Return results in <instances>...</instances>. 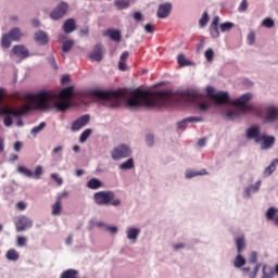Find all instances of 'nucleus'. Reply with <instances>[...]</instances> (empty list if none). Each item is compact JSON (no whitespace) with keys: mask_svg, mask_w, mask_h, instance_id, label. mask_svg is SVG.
<instances>
[{"mask_svg":"<svg viewBox=\"0 0 278 278\" xmlns=\"http://www.w3.org/2000/svg\"><path fill=\"white\" fill-rule=\"evenodd\" d=\"M244 264H247V258H244V256H242V254H238L233 261L235 268H242V266H244Z\"/></svg>","mask_w":278,"mask_h":278,"instance_id":"nucleus-30","label":"nucleus"},{"mask_svg":"<svg viewBox=\"0 0 278 278\" xmlns=\"http://www.w3.org/2000/svg\"><path fill=\"white\" fill-rule=\"evenodd\" d=\"M247 138L248 140H254L255 142H262L261 149H273V144H275V137L268 135L260 134V127L252 126L247 130Z\"/></svg>","mask_w":278,"mask_h":278,"instance_id":"nucleus-3","label":"nucleus"},{"mask_svg":"<svg viewBox=\"0 0 278 278\" xmlns=\"http://www.w3.org/2000/svg\"><path fill=\"white\" fill-rule=\"evenodd\" d=\"M173 12V4L170 2H165L159 5L156 11L157 18H168Z\"/></svg>","mask_w":278,"mask_h":278,"instance_id":"nucleus-12","label":"nucleus"},{"mask_svg":"<svg viewBox=\"0 0 278 278\" xmlns=\"http://www.w3.org/2000/svg\"><path fill=\"white\" fill-rule=\"evenodd\" d=\"M42 175V166L38 165L35 169V173H33V177L36 179H40V176Z\"/></svg>","mask_w":278,"mask_h":278,"instance_id":"nucleus-50","label":"nucleus"},{"mask_svg":"<svg viewBox=\"0 0 278 278\" xmlns=\"http://www.w3.org/2000/svg\"><path fill=\"white\" fill-rule=\"evenodd\" d=\"M5 257L9 260V262H18L21 254H18L16 250L10 249L7 251Z\"/></svg>","mask_w":278,"mask_h":278,"instance_id":"nucleus-26","label":"nucleus"},{"mask_svg":"<svg viewBox=\"0 0 278 278\" xmlns=\"http://www.w3.org/2000/svg\"><path fill=\"white\" fill-rule=\"evenodd\" d=\"M146 144L150 148L153 147V144H155V136H153V134H148L146 136Z\"/></svg>","mask_w":278,"mask_h":278,"instance_id":"nucleus-42","label":"nucleus"},{"mask_svg":"<svg viewBox=\"0 0 278 278\" xmlns=\"http://www.w3.org/2000/svg\"><path fill=\"white\" fill-rule=\"evenodd\" d=\"M131 147L125 143H121L113 148L111 151V157L114 162H118V160H126V157H131Z\"/></svg>","mask_w":278,"mask_h":278,"instance_id":"nucleus-8","label":"nucleus"},{"mask_svg":"<svg viewBox=\"0 0 278 278\" xmlns=\"http://www.w3.org/2000/svg\"><path fill=\"white\" fill-rule=\"evenodd\" d=\"M263 27H267V29H270L275 27V21L271 17H266L262 22Z\"/></svg>","mask_w":278,"mask_h":278,"instance_id":"nucleus-41","label":"nucleus"},{"mask_svg":"<svg viewBox=\"0 0 278 278\" xmlns=\"http://www.w3.org/2000/svg\"><path fill=\"white\" fill-rule=\"evenodd\" d=\"M51 178L58 184V186H62V184H64V180L58 174H51Z\"/></svg>","mask_w":278,"mask_h":278,"instance_id":"nucleus-51","label":"nucleus"},{"mask_svg":"<svg viewBox=\"0 0 278 278\" xmlns=\"http://www.w3.org/2000/svg\"><path fill=\"white\" fill-rule=\"evenodd\" d=\"M90 123V115H81L76 121L72 123L71 130L72 131H79V129H83V127H86Z\"/></svg>","mask_w":278,"mask_h":278,"instance_id":"nucleus-13","label":"nucleus"},{"mask_svg":"<svg viewBox=\"0 0 278 278\" xmlns=\"http://www.w3.org/2000/svg\"><path fill=\"white\" fill-rule=\"evenodd\" d=\"M207 23H210V13L207 11H204L201 18L199 20V26L202 28L206 27Z\"/></svg>","mask_w":278,"mask_h":278,"instance_id":"nucleus-32","label":"nucleus"},{"mask_svg":"<svg viewBox=\"0 0 278 278\" xmlns=\"http://www.w3.org/2000/svg\"><path fill=\"white\" fill-rule=\"evenodd\" d=\"M116 195L114 191H98L93 194L96 205H113V207L121 206V199H114Z\"/></svg>","mask_w":278,"mask_h":278,"instance_id":"nucleus-6","label":"nucleus"},{"mask_svg":"<svg viewBox=\"0 0 278 278\" xmlns=\"http://www.w3.org/2000/svg\"><path fill=\"white\" fill-rule=\"evenodd\" d=\"M251 192H253L252 189L250 187H247L244 189V198L245 199H251Z\"/></svg>","mask_w":278,"mask_h":278,"instance_id":"nucleus-60","label":"nucleus"},{"mask_svg":"<svg viewBox=\"0 0 278 278\" xmlns=\"http://www.w3.org/2000/svg\"><path fill=\"white\" fill-rule=\"evenodd\" d=\"M206 142H207V140L205 138H201L198 141V147L203 148V147H205Z\"/></svg>","mask_w":278,"mask_h":278,"instance_id":"nucleus-64","label":"nucleus"},{"mask_svg":"<svg viewBox=\"0 0 278 278\" xmlns=\"http://www.w3.org/2000/svg\"><path fill=\"white\" fill-rule=\"evenodd\" d=\"M118 68L119 71H127V64L125 63V61L118 62Z\"/></svg>","mask_w":278,"mask_h":278,"instance_id":"nucleus-61","label":"nucleus"},{"mask_svg":"<svg viewBox=\"0 0 278 278\" xmlns=\"http://www.w3.org/2000/svg\"><path fill=\"white\" fill-rule=\"evenodd\" d=\"M48 62L50 64V66H52V68L54 71H58L60 67L58 66V62L55 61V56H53V54H51L49 58H48Z\"/></svg>","mask_w":278,"mask_h":278,"instance_id":"nucleus-44","label":"nucleus"},{"mask_svg":"<svg viewBox=\"0 0 278 278\" xmlns=\"http://www.w3.org/2000/svg\"><path fill=\"white\" fill-rule=\"evenodd\" d=\"M219 23H220V17L218 15L214 16L208 27V31L213 38H220V30L218 29Z\"/></svg>","mask_w":278,"mask_h":278,"instance_id":"nucleus-16","label":"nucleus"},{"mask_svg":"<svg viewBox=\"0 0 278 278\" xmlns=\"http://www.w3.org/2000/svg\"><path fill=\"white\" fill-rule=\"evenodd\" d=\"M35 42L40 45V47H45V45H49V35L45 30H38L34 36Z\"/></svg>","mask_w":278,"mask_h":278,"instance_id":"nucleus-17","label":"nucleus"},{"mask_svg":"<svg viewBox=\"0 0 278 278\" xmlns=\"http://www.w3.org/2000/svg\"><path fill=\"white\" fill-rule=\"evenodd\" d=\"M114 5H115V8H117V10H127V8H129L130 3L127 0H115Z\"/></svg>","mask_w":278,"mask_h":278,"instance_id":"nucleus-34","label":"nucleus"},{"mask_svg":"<svg viewBox=\"0 0 278 278\" xmlns=\"http://www.w3.org/2000/svg\"><path fill=\"white\" fill-rule=\"evenodd\" d=\"M248 45H255V33L254 31L249 33Z\"/></svg>","mask_w":278,"mask_h":278,"instance_id":"nucleus-52","label":"nucleus"},{"mask_svg":"<svg viewBox=\"0 0 278 278\" xmlns=\"http://www.w3.org/2000/svg\"><path fill=\"white\" fill-rule=\"evenodd\" d=\"M45 127H47V123L41 122L38 126L34 127L30 130L31 136H34L36 138V136H38V134H40V131H42V129H45Z\"/></svg>","mask_w":278,"mask_h":278,"instance_id":"nucleus-37","label":"nucleus"},{"mask_svg":"<svg viewBox=\"0 0 278 278\" xmlns=\"http://www.w3.org/2000/svg\"><path fill=\"white\" fill-rule=\"evenodd\" d=\"M108 31L111 40H114L115 42H121V30L109 29Z\"/></svg>","mask_w":278,"mask_h":278,"instance_id":"nucleus-38","label":"nucleus"},{"mask_svg":"<svg viewBox=\"0 0 278 278\" xmlns=\"http://www.w3.org/2000/svg\"><path fill=\"white\" fill-rule=\"evenodd\" d=\"M219 29L223 34H225V31H231V29H233V23L231 22H226L220 24Z\"/></svg>","mask_w":278,"mask_h":278,"instance_id":"nucleus-40","label":"nucleus"},{"mask_svg":"<svg viewBox=\"0 0 278 278\" xmlns=\"http://www.w3.org/2000/svg\"><path fill=\"white\" fill-rule=\"evenodd\" d=\"M17 244H18V247H26L27 245V238L17 237Z\"/></svg>","mask_w":278,"mask_h":278,"instance_id":"nucleus-54","label":"nucleus"},{"mask_svg":"<svg viewBox=\"0 0 278 278\" xmlns=\"http://www.w3.org/2000/svg\"><path fill=\"white\" fill-rule=\"evenodd\" d=\"M89 34V28L88 26H85L83 27L80 30H79V36H88Z\"/></svg>","mask_w":278,"mask_h":278,"instance_id":"nucleus-57","label":"nucleus"},{"mask_svg":"<svg viewBox=\"0 0 278 278\" xmlns=\"http://www.w3.org/2000/svg\"><path fill=\"white\" fill-rule=\"evenodd\" d=\"M135 162L134 157L128 159L124 163L119 165L121 170H131V168H135Z\"/></svg>","mask_w":278,"mask_h":278,"instance_id":"nucleus-29","label":"nucleus"},{"mask_svg":"<svg viewBox=\"0 0 278 278\" xmlns=\"http://www.w3.org/2000/svg\"><path fill=\"white\" fill-rule=\"evenodd\" d=\"M77 29V25L75 24V18H68L63 24V30L65 34H73Z\"/></svg>","mask_w":278,"mask_h":278,"instance_id":"nucleus-18","label":"nucleus"},{"mask_svg":"<svg viewBox=\"0 0 278 278\" xmlns=\"http://www.w3.org/2000/svg\"><path fill=\"white\" fill-rule=\"evenodd\" d=\"M106 231H110V233H117L118 232V227L116 226H108Z\"/></svg>","mask_w":278,"mask_h":278,"instance_id":"nucleus-56","label":"nucleus"},{"mask_svg":"<svg viewBox=\"0 0 278 278\" xmlns=\"http://www.w3.org/2000/svg\"><path fill=\"white\" fill-rule=\"evenodd\" d=\"M91 135H92V129H90V128L85 129V130L80 134L79 142H80L81 144H84V142H86V141L88 140V138H90Z\"/></svg>","mask_w":278,"mask_h":278,"instance_id":"nucleus-36","label":"nucleus"},{"mask_svg":"<svg viewBox=\"0 0 278 278\" xmlns=\"http://www.w3.org/2000/svg\"><path fill=\"white\" fill-rule=\"evenodd\" d=\"M240 114H243L240 109L231 110L226 113V118H228V121H233V118H239Z\"/></svg>","mask_w":278,"mask_h":278,"instance_id":"nucleus-33","label":"nucleus"},{"mask_svg":"<svg viewBox=\"0 0 278 278\" xmlns=\"http://www.w3.org/2000/svg\"><path fill=\"white\" fill-rule=\"evenodd\" d=\"M1 47L2 49H10L12 47V37L8 33L2 35Z\"/></svg>","mask_w":278,"mask_h":278,"instance_id":"nucleus-27","label":"nucleus"},{"mask_svg":"<svg viewBox=\"0 0 278 278\" xmlns=\"http://www.w3.org/2000/svg\"><path fill=\"white\" fill-rule=\"evenodd\" d=\"M18 170H20V173L25 175V177H34V172H31V169H27V167H25V166H20Z\"/></svg>","mask_w":278,"mask_h":278,"instance_id":"nucleus-43","label":"nucleus"},{"mask_svg":"<svg viewBox=\"0 0 278 278\" xmlns=\"http://www.w3.org/2000/svg\"><path fill=\"white\" fill-rule=\"evenodd\" d=\"M60 278H79V270L66 269L60 275Z\"/></svg>","mask_w":278,"mask_h":278,"instance_id":"nucleus-24","label":"nucleus"},{"mask_svg":"<svg viewBox=\"0 0 278 278\" xmlns=\"http://www.w3.org/2000/svg\"><path fill=\"white\" fill-rule=\"evenodd\" d=\"M215 105L218 108H223V105H228L231 103V98L229 97V92L227 91H218L213 98Z\"/></svg>","mask_w":278,"mask_h":278,"instance_id":"nucleus-11","label":"nucleus"},{"mask_svg":"<svg viewBox=\"0 0 278 278\" xmlns=\"http://www.w3.org/2000/svg\"><path fill=\"white\" fill-rule=\"evenodd\" d=\"M127 58H129V53L124 51L121 55L119 62H127Z\"/></svg>","mask_w":278,"mask_h":278,"instance_id":"nucleus-59","label":"nucleus"},{"mask_svg":"<svg viewBox=\"0 0 278 278\" xmlns=\"http://www.w3.org/2000/svg\"><path fill=\"white\" fill-rule=\"evenodd\" d=\"M12 55H16L20 60L29 58V50L24 45H16L11 50Z\"/></svg>","mask_w":278,"mask_h":278,"instance_id":"nucleus-14","label":"nucleus"},{"mask_svg":"<svg viewBox=\"0 0 278 278\" xmlns=\"http://www.w3.org/2000/svg\"><path fill=\"white\" fill-rule=\"evenodd\" d=\"M173 97H182L187 103H194L197 110L201 114L212 109V102L207 100L199 101L203 99V93L199 89L178 90L173 92L172 90L151 91L149 89H117V90H101L94 89L96 101H102L104 108L109 110H119V108H126L131 112H136L141 108L147 110H153L154 108H162V105H168L173 101Z\"/></svg>","mask_w":278,"mask_h":278,"instance_id":"nucleus-1","label":"nucleus"},{"mask_svg":"<svg viewBox=\"0 0 278 278\" xmlns=\"http://www.w3.org/2000/svg\"><path fill=\"white\" fill-rule=\"evenodd\" d=\"M207 62H212L214 60V50L212 48H208L204 53Z\"/></svg>","mask_w":278,"mask_h":278,"instance_id":"nucleus-47","label":"nucleus"},{"mask_svg":"<svg viewBox=\"0 0 278 278\" xmlns=\"http://www.w3.org/2000/svg\"><path fill=\"white\" fill-rule=\"evenodd\" d=\"M74 46H75V41L73 39H68V40L64 41L62 45L63 53H68V51H71Z\"/></svg>","mask_w":278,"mask_h":278,"instance_id":"nucleus-35","label":"nucleus"},{"mask_svg":"<svg viewBox=\"0 0 278 278\" xmlns=\"http://www.w3.org/2000/svg\"><path fill=\"white\" fill-rule=\"evenodd\" d=\"M250 264H257V252H252L249 258Z\"/></svg>","mask_w":278,"mask_h":278,"instance_id":"nucleus-53","label":"nucleus"},{"mask_svg":"<svg viewBox=\"0 0 278 278\" xmlns=\"http://www.w3.org/2000/svg\"><path fill=\"white\" fill-rule=\"evenodd\" d=\"M126 233H127L128 240H134V242H136V240H138V236H140V229L128 228Z\"/></svg>","mask_w":278,"mask_h":278,"instance_id":"nucleus-25","label":"nucleus"},{"mask_svg":"<svg viewBox=\"0 0 278 278\" xmlns=\"http://www.w3.org/2000/svg\"><path fill=\"white\" fill-rule=\"evenodd\" d=\"M68 81H71V76L63 75L62 78H61L62 86H64V84H68Z\"/></svg>","mask_w":278,"mask_h":278,"instance_id":"nucleus-58","label":"nucleus"},{"mask_svg":"<svg viewBox=\"0 0 278 278\" xmlns=\"http://www.w3.org/2000/svg\"><path fill=\"white\" fill-rule=\"evenodd\" d=\"M66 12H68V3L61 2L50 12V18L52 21H60V18H64V16H66Z\"/></svg>","mask_w":278,"mask_h":278,"instance_id":"nucleus-10","label":"nucleus"},{"mask_svg":"<svg viewBox=\"0 0 278 278\" xmlns=\"http://www.w3.org/2000/svg\"><path fill=\"white\" fill-rule=\"evenodd\" d=\"M251 99H253V94H251V92L243 93L232 101V105L239 109L242 114H261L262 109H257V106L248 103Z\"/></svg>","mask_w":278,"mask_h":278,"instance_id":"nucleus-4","label":"nucleus"},{"mask_svg":"<svg viewBox=\"0 0 278 278\" xmlns=\"http://www.w3.org/2000/svg\"><path fill=\"white\" fill-rule=\"evenodd\" d=\"M278 159H274L271 163L265 168L264 174L269 177L275 170H277Z\"/></svg>","mask_w":278,"mask_h":278,"instance_id":"nucleus-28","label":"nucleus"},{"mask_svg":"<svg viewBox=\"0 0 278 278\" xmlns=\"http://www.w3.org/2000/svg\"><path fill=\"white\" fill-rule=\"evenodd\" d=\"M62 214V197L56 198V202L52 204V216H60Z\"/></svg>","mask_w":278,"mask_h":278,"instance_id":"nucleus-20","label":"nucleus"},{"mask_svg":"<svg viewBox=\"0 0 278 278\" xmlns=\"http://www.w3.org/2000/svg\"><path fill=\"white\" fill-rule=\"evenodd\" d=\"M12 40L15 42H18L21 38H23V33L21 31V28L18 27H13L9 33H7Z\"/></svg>","mask_w":278,"mask_h":278,"instance_id":"nucleus-19","label":"nucleus"},{"mask_svg":"<svg viewBox=\"0 0 278 278\" xmlns=\"http://www.w3.org/2000/svg\"><path fill=\"white\" fill-rule=\"evenodd\" d=\"M87 188H89V190H99V188H103V182L100 181L99 178H91L87 182Z\"/></svg>","mask_w":278,"mask_h":278,"instance_id":"nucleus-21","label":"nucleus"},{"mask_svg":"<svg viewBox=\"0 0 278 278\" xmlns=\"http://www.w3.org/2000/svg\"><path fill=\"white\" fill-rule=\"evenodd\" d=\"M262 186V180L256 181L254 185H250L252 192H260V188Z\"/></svg>","mask_w":278,"mask_h":278,"instance_id":"nucleus-48","label":"nucleus"},{"mask_svg":"<svg viewBox=\"0 0 278 278\" xmlns=\"http://www.w3.org/2000/svg\"><path fill=\"white\" fill-rule=\"evenodd\" d=\"M144 30L147 31V34H153V25L147 24L144 26Z\"/></svg>","mask_w":278,"mask_h":278,"instance_id":"nucleus-62","label":"nucleus"},{"mask_svg":"<svg viewBox=\"0 0 278 278\" xmlns=\"http://www.w3.org/2000/svg\"><path fill=\"white\" fill-rule=\"evenodd\" d=\"M177 62H178L179 66H191L192 65V62L188 61L186 59V55H184V54H178Z\"/></svg>","mask_w":278,"mask_h":278,"instance_id":"nucleus-39","label":"nucleus"},{"mask_svg":"<svg viewBox=\"0 0 278 278\" xmlns=\"http://www.w3.org/2000/svg\"><path fill=\"white\" fill-rule=\"evenodd\" d=\"M247 10H249V2L248 0H242L238 8V12H247Z\"/></svg>","mask_w":278,"mask_h":278,"instance_id":"nucleus-46","label":"nucleus"},{"mask_svg":"<svg viewBox=\"0 0 278 278\" xmlns=\"http://www.w3.org/2000/svg\"><path fill=\"white\" fill-rule=\"evenodd\" d=\"M215 94H216V89H214V87H212V86H207L206 87V97H208V99L214 100Z\"/></svg>","mask_w":278,"mask_h":278,"instance_id":"nucleus-45","label":"nucleus"},{"mask_svg":"<svg viewBox=\"0 0 278 278\" xmlns=\"http://www.w3.org/2000/svg\"><path fill=\"white\" fill-rule=\"evenodd\" d=\"M199 175H207V170L202 169L201 172H197L192 169H187L186 172L187 179H192V177H199Z\"/></svg>","mask_w":278,"mask_h":278,"instance_id":"nucleus-31","label":"nucleus"},{"mask_svg":"<svg viewBox=\"0 0 278 278\" xmlns=\"http://www.w3.org/2000/svg\"><path fill=\"white\" fill-rule=\"evenodd\" d=\"M177 127H178V129H186V127H188V121H186V118H185V119L178 122Z\"/></svg>","mask_w":278,"mask_h":278,"instance_id":"nucleus-55","label":"nucleus"},{"mask_svg":"<svg viewBox=\"0 0 278 278\" xmlns=\"http://www.w3.org/2000/svg\"><path fill=\"white\" fill-rule=\"evenodd\" d=\"M14 225L17 233H21V231H27V229H31V227H34V222L31 218L25 215H20L15 217Z\"/></svg>","mask_w":278,"mask_h":278,"instance_id":"nucleus-9","label":"nucleus"},{"mask_svg":"<svg viewBox=\"0 0 278 278\" xmlns=\"http://www.w3.org/2000/svg\"><path fill=\"white\" fill-rule=\"evenodd\" d=\"M73 90H75L73 86L65 87L59 92V97L61 99H71V97H73Z\"/></svg>","mask_w":278,"mask_h":278,"instance_id":"nucleus-23","label":"nucleus"},{"mask_svg":"<svg viewBox=\"0 0 278 278\" xmlns=\"http://www.w3.org/2000/svg\"><path fill=\"white\" fill-rule=\"evenodd\" d=\"M26 99H37L35 110L47 112V110H56L58 112H66L71 109V102L60 100V97L51 91L41 90L37 93H26Z\"/></svg>","mask_w":278,"mask_h":278,"instance_id":"nucleus-2","label":"nucleus"},{"mask_svg":"<svg viewBox=\"0 0 278 278\" xmlns=\"http://www.w3.org/2000/svg\"><path fill=\"white\" fill-rule=\"evenodd\" d=\"M88 58L93 62H101V60H103V45L97 43L93 50L88 54Z\"/></svg>","mask_w":278,"mask_h":278,"instance_id":"nucleus-15","label":"nucleus"},{"mask_svg":"<svg viewBox=\"0 0 278 278\" xmlns=\"http://www.w3.org/2000/svg\"><path fill=\"white\" fill-rule=\"evenodd\" d=\"M134 18H135V21H142L143 20V17H142V13H140V12H136L135 14H134Z\"/></svg>","mask_w":278,"mask_h":278,"instance_id":"nucleus-63","label":"nucleus"},{"mask_svg":"<svg viewBox=\"0 0 278 278\" xmlns=\"http://www.w3.org/2000/svg\"><path fill=\"white\" fill-rule=\"evenodd\" d=\"M34 108L29 104L23 105L20 110H10L5 108L0 109V116H4V126L12 127V118H21L25 114H29Z\"/></svg>","mask_w":278,"mask_h":278,"instance_id":"nucleus-5","label":"nucleus"},{"mask_svg":"<svg viewBox=\"0 0 278 278\" xmlns=\"http://www.w3.org/2000/svg\"><path fill=\"white\" fill-rule=\"evenodd\" d=\"M256 110H261V114L255 113L258 118H263L265 123H275L278 121V109L273 105H258Z\"/></svg>","mask_w":278,"mask_h":278,"instance_id":"nucleus-7","label":"nucleus"},{"mask_svg":"<svg viewBox=\"0 0 278 278\" xmlns=\"http://www.w3.org/2000/svg\"><path fill=\"white\" fill-rule=\"evenodd\" d=\"M237 253L242 254L244 249H247V241L244 240V236L238 237L236 239Z\"/></svg>","mask_w":278,"mask_h":278,"instance_id":"nucleus-22","label":"nucleus"},{"mask_svg":"<svg viewBox=\"0 0 278 278\" xmlns=\"http://www.w3.org/2000/svg\"><path fill=\"white\" fill-rule=\"evenodd\" d=\"M187 123H203V117L191 116L186 118Z\"/></svg>","mask_w":278,"mask_h":278,"instance_id":"nucleus-49","label":"nucleus"}]
</instances>
